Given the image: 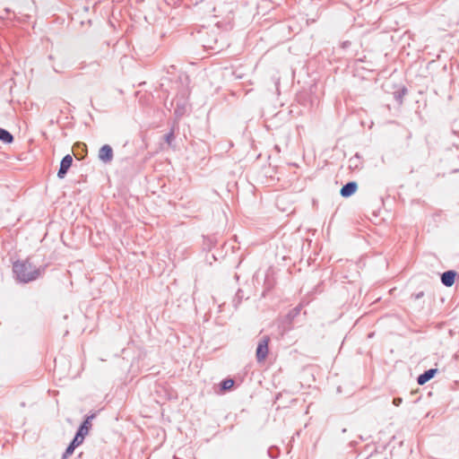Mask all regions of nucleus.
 Here are the masks:
<instances>
[{"label": "nucleus", "mask_w": 459, "mask_h": 459, "mask_svg": "<svg viewBox=\"0 0 459 459\" xmlns=\"http://www.w3.org/2000/svg\"><path fill=\"white\" fill-rule=\"evenodd\" d=\"M14 271L19 278L25 281L34 279L39 274V271L29 262L16 264Z\"/></svg>", "instance_id": "obj_1"}, {"label": "nucleus", "mask_w": 459, "mask_h": 459, "mask_svg": "<svg viewBox=\"0 0 459 459\" xmlns=\"http://www.w3.org/2000/svg\"><path fill=\"white\" fill-rule=\"evenodd\" d=\"M91 428V418H87L83 423L81 425L74 439L73 440L72 444L70 445V446L68 447L67 449V452L68 453H72L73 452V449L79 446L80 444L82 443V440L84 438L85 436L88 435L90 429Z\"/></svg>", "instance_id": "obj_2"}, {"label": "nucleus", "mask_w": 459, "mask_h": 459, "mask_svg": "<svg viewBox=\"0 0 459 459\" xmlns=\"http://www.w3.org/2000/svg\"><path fill=\"white\" fill-rule=\"evenodd\" d=\"M74 156L78 160H82L87 155V146L83 143H75L72 148Z\"/></svg>", "instance_id": "obj_3"}, {"label": "nucleus", "mask_w": 459, "mask_h": 459, "mask_svg": "<svg viewBox=\"0 0 459 459\" xmlns=\"http://www.w3.org/2000/svg\"><path fill=\"white\" fill-rule=\"evenodd\" d=\"M72 162H73V158L71 155H66L65 157H64V159L62 160L61 164H60V169L57 172V177L59 178H63L65 177L67 170L71 167Z\"/></svg>", "instance_id": "obj_4"}, {"label": "nucleus", "mask_w": 459, "mask_h": 459, "mask_svg": "<svg viewBox=\"0 0 459 459\" xmlns=\"http://www.w3.org/2000/svg\"><path fill=\"white\" fill-rule=\"evenodd\" d=\"M99 158L104 162L111 160L113 157L112 148L108 145H104L99 150Z\"/></svg>", "instance_id": "obj_5"}, {"label": "nucleus", "mask_w": 459, "mask_h": 459, "mask_svg": "<svg viewBox=\"0 0 459 459\" xmlns=\"http://www.w3.org/2000/svg\"><path fill=\"white\" fill-rule=\"evenodd\" d=\"M267 341L266 340H261L258 343L257 349H256V356L259 360H263L265 359L268 351L267 347Z\"/></svg>", "instance_id": "obj_6"}, {"label": "nucleus", "mask_w": 459, "mask_h": 459, "mask_svg": "<svg viewBox=\"0 0 459 459\" xmlns=\"http://www.w3.org/2000/svg\"><path fill=\"white\" fill-rule=\"evenodd\" d=\"M357 188H358V186L356 183H353V182L349 183L341 189V195L344 197H348V196L351 195L352 194H354L356 192Z\"/></svg>", "instance_id": "obj_7"}, {"label": "nucleus", "mask_w": 459, "mask_h": 459, "mask_svg": "<svg viewBox=\"0 0 459 459\" xmlns=\"http://www.w3.org/2000/svg\"><path fill=\"white\" fill-rule=\"evenodd\" d=\"M437 369H429L426 371L424 374L420 375L418 377L419 385H424L430 379H432L436 375Z\"/></svg>", "instance_id": "obj_8"}, {"label": "nucleus", "mask_w": 459, "mask_h": 459, "mask_svg": "<svg viewBox=\"0 0 459 459\" xmlns=\"http://www.w3.org/2000/svg\"><path fill=\"white\" fill-rule=\"evenodd\" d=\"M0 142L4 144H11L13 142V136L5 129L0 128Z\"/></svg>", "instance_id": "obj_9"}, {"label": "nucleus", "mask_w": 459, "mask_h": 459, "mask_svg": "<svg viewBox=\"0 0 459 459\" xmlns=\"http://www.w3.org/2000/svg\"><path fill=\"white\" fill-rule=\"evenodd\" d=\"M455 274L452 272H446L442 275V282L446 286H452L455 282Z\"/></svg>", "instance_id": "obj_10"}, {"label": "nucleus", "mask_w": 459, "mask_h": 459, "mask_svg": "<svg viewBox=\"0 0 459 459\" xmlns=\"http://www.w3.org/2000/svg\"><path fill=\"white\" fill-rule=\"evenodd\" d=\"M233 385V381L231 379L225 380L222 383L223 389H230Z\"/></svg>", "instance_id": "obj_11"}]
</instances>
